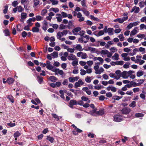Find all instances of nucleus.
<instances>
[{
  "label": "nucleus",
  "instance_id": "7c9ffc66",
  "mask_svg": "<svg viewBox=\"0 0 146 146\" xmlns=\"http://www.w3.org/2000/svg\"><path fill=\"white\" fill-rule=\"evenodd\" d=\"M130 84H131L132 86H133V87H136L139 86V84L136 83L133 81H131L130 82Z\"/></svg>",
  "mask_w": 146,
  "mask_h": 146
},
{
  "label": "nucleus",
  "instance_id": "393cba45",
  "mask_svg": "<svg viewBox=\"0 0 146 146\" xmlns=\"http://www.w3.org/2000/svg\"><path fill=\"white\" fill-rule=\"evenodd\" d=\"M81 11H82L87 16H88L90 14L89 12L88 11H87L86 9H82Z\"/></svg>",
  "mask_w": 146,
  "mask_h": 146
},
{
  "label": "nucleus",
  "instance_id": "4be33fe9",
  "mask_svg": "<svg viewBox=\"0 0 146 146\" xmlns=\"http://www.w3.org/2000/svg\"><path fill=\"white\" fill-rule=\"evenodd\" d=\"M7 82L9 84H11L13 83L14 79L12 78H9L7 79Z\"/></svg>",
  "mask_w": 146,
  "mask_h": 146
},
{
  "label": "nucleus",
  "instance_id": "dca6fc26",
  "mask_svg": "<svg viewBox=\"0 0 146 146\" xmlns=\"http://www.w3.org/2000/svg\"><path fill=\"white\" fill-rule=\"evenodd\" d=\"M113 28H109L108 29L107 32L110 35H112L113 34Z\"/></svg>",
  "mask_w": 146,
  "mask_h": 146
},
{
  "label": "nucleus",
  "instance_id": "1a4fd4ad",
  "mask_svg": "<svg viewBox=\"0 0 146 146\" xmlns=\"http://www.w3.org/2000/svg\"><path fill=\"white\" fill-rule=\"evenodd\" d=\"M76 58V56L72 54H70L67 57V58L69 60H73Z\"/></svg>",
  "mask_w": 146,
  "mask_h": 146
},
{
  "label": "nucleus",
  "instance_id": "c756f323",
  "mask_svg": "<svg viewBox=\"0 0 146 146\" xmlns=\"http://www.w3.org/2000/svg\"><path fill=\"white\" fill-rule=\"evenodd\" d=\"M53 117L54 118L56 121H58L59 120V118L58 116L56 114L52 113Z\"/></svg>",
  "mask_w": 146,
  "mask_h": 146
},
{
  "label": "nucleus",
  "instance_id": "f257e3e1",
  "mask_svg": "<svg viewBox=\"0 0 146 146\" xmlns=\"http://www.w3.org/2000/svg\"><path fill=\"white\" fill-rule=\"evenodd\" d=\"M113 118L114 121L117 122H120L123 119L122 116L118 114L115 115L113 116Z\"/></svg>",
  "mask_w": 146,
  "mask_h": 146
},
{
  "label": "nucleus",
  "instance_id": "f8f14e48",
  "mask_svg": "<svg viewBox=\"0 0 146 146\" xmlns=\"http://www.w3.org/2000/svg\"><path fill=\"white\" fill-rule=\"evenodd\" d=\"M138 29L137 27H135L131 31L130 33V35H134L137 33V30Z\"/></svg>",
  "mask_w": 146,
  "mask_h": 146
},
{
  "label": "nucleus",
  "instance_id": "0eeeda50",
  "mask_svg": "<svg viewBox=\"0 0 146 146\" xmlns=\"http://www.w3.org/2000/svg\"><path fill=\"white\" fill-rule=\"evenodd\" d=\"M52 72H54L56 74H59L61 75H62L64 74L63 71L62 70H60L58 68H56L55 70H52Z\"/></svg>",
  "mask_w": 146,
  "mask_h": 146
},
{
  "label": "nucleus",
  "instance_id": "6e6552de",
  "mask_svg": "<svg viewBox=\"0 0 146 146\" xmlns=\"http://www.w3.org/2000/svg\"><path fill=\"white\" fill-rule=\"evenodd\" d=\"M82 90L86 92L87 94L88 95H90L91 94V91L87 87H84L82 88Z\"/></svg>",
  "mask_w": 146,
  "mask_h": 146
},
{
  "label": "nucleus",
  "instance_id": "b1692460",
  "mask_svg": "<svg viewBox=\"0 0 146 146\" xmlns=\"http://www.w3.org/2000/svg\"><path fill=\"white\" fill-rule=\"evenodd\" d=\"M46 139L50 141L51 143H53L54 140V139L53 137H51L50 136H46Z\"/></svg>",
  "mask_w": 146,
  "mask_h": 146
},
{
  "label": "nucleus",
  "instance_id": "09e8293b",
  "mask_svg": "<svg viewBox=\"0 0 146 146\" xmlns=\"http://www.w3.org/2000/svg\"><path fill=\"white\" fill-rule=\"evenodd\" d=\"M47 12V10L46 9H43L41 11V15L42 16H44Z\"/></svg>",
  "mask_w": 146,
  "mask_h": 146
},
{
  "label": "nucleus",
  "instance_id": "de8ad7c7",
  "mask_svg": "<svg viewBox=\"0 0 146 146\" xmlns=\"http://www.w3.org/2000/svg\"><path fill=\"white\" fill-rule=\"evenodd\" d=\"M118 37L119 38L120 40L121 41H123L124 40V37L122 34H121L119 35L118 36Z\"/></svg>",
  "mask_w": 146,
  "mask_h": 146
},
{
  "label": "nucleus",
  "instance_id": "a18cd8bd",
  "mask_svg": "<svg viewBox=\"0 0 146 146\" xmlns=\"http://www.w3.org/2000/svg\"><path fill=\"white\" fill-rule=\"evenodd\" d=\"M104 34V32L102 30H100L99 31L97 35H96V36L97 37L99 36H100L103 35Z\"/></svg>",
  "mask_w": 146,
  "mask_h": 146
},
{
  "label": "nucleus",
  "instance_id": "a19ab883",
  "mask_svg": "<svg viewBox=\"0 0 146 146\" xmlns=\"http://www.w3.org/2000/svg\"><path fill=\"white\" fill-rule=\"evenodd\" d=\"M57 15L59 16V17H56V18L57 19V21L59 22H60L62 21V17L61 16V15L59 14H58Z\"/></svg>",
  "mask_w": 146,
  "mask_h": 146
},
{
  "label": "nucleus",
  "instance_id": "f3484780",
  "mask_svg": "<svg viewBox=\"0 0 146 146\" xmlns=\"http://www.w3.org/2000/svg\"><path fill=\"white\" fill-rule=\"evenodd\" d=\"M104 113V109H102L99 111H97L96 114L97 115H102Z\"/></svg>",
  "mask_w": 146,
  "mask_h": 146
},
{
  "label": "nucleus",
  "instance_id": "c03bdc74",
  "mask_svg": "<svg viewBox=\"0 0 146 146\" xmlns=\"http://www.w3.org/2000/svg\"><path fill=\"white\" fill-rule=\"evenodd\" d=\"M79 32V33L78 34V35H80L81 37L83 36L85 33V31L83 30L80 31Z\"/></svg>",
  "mask_w": 146,
  "mask_h": 146
},
{
  "label": "nucleus",
  "instance_id": "412c9836",
  "mask_svg": "<svg viewBox=\"0 0 146 146\" xmlns=\"http://www.w3.org/2000/svg\"><path fill=\"white\" fill-rule=\"evenodd\" d=\"M50 55L53 56V58H54L58 57V52L54 51Z\"/></svg>",
  "mask_w": 146,
  "mask_h": 146
},
{
  "label": "nucleus",
  "instance_id": "72a5a7b5",
  "mask_svg": "<svg viewBox=\"0 0 146 146\" xmlns=\"http://www.w3.org/2000/svg\"><path fill=\"white\" fill-rule=\"evenodd\" d=\"M92 77H90L89 76H87L85 78L86 82L87 83H90L91 81V78Z\"/></svg>",
  "mask_w": 146,
  "mask_h": 146
},
{
  "label": "nucleus",
  "instance_id": "5701e85b",
  "mask_svg": "<svg viewBox=\"0 0 146 146\" xmlns=\"http://www.w3.org/2000/svg\"><path fill=\"white\" fill-rule=\"evenodd\" d=\"M72 64L73 66L78 65V61L77 59L76 58L75 59L73 60V62Z\"/></svg>",
  "mask_w": 146,
  "mask_h": 146
},
{
  "label": "nucleus",
  "instance_id": "f704fd0d",
  "mask_svg": "<svg viewBox=\"0 0 146 146\" xmlns=\"http://www.w3.org/2000/svg\"><path fill=\"white\" fill-rule=\"evenodd\" d=\"M104 71V69L102 67H101L98 70V72L96 73V74H100L101 73L103 72Z\"/></svg>",
  "mask_w": 146,
  "mask_h": 146
},
{
  "label": "nucleus",
  "instance_id": "aec40b11",
  "mask_svg": "<svg viewBox=\"0 0 146 146\" xmlns=\"http://www.w3.org/2000/svg\"><path fill=\"white\" fill-rule=\"evenodd\" d=\"M144 72L141 70H139L137 72V76L140 77L142 76L144 74Z\"/></svg>",
  "mask_w": 146,
  "mask_h": 146
},
{
  "label": "nucleus",
  "instance_id": "a878e982",
  "mask_svg": "<svg viewBox=\"0 0 146 146\" xmlns=\"http://www.w3.org/2000/svg\"><path fill=\"white\" fill-rule=\"evenodd\" d=\"M46 67L49 70L52 71L53 70H55L56 68H54V67L51 64H50L47 66H46Z\"/></svg>",
  "mask_w": 146,
  "mask_h": 146
},
{
  "label": "nucleus",
  "instance_id": "13d9d810",
  "mask_svg": "<svg viewBox=\"0 0 146 146\" xmlns=\"http://www.w3.org/2000/svg\"><path fill=\"white\" fill-rule=\"evenodd\" d=\"M8 6L7 5H6L4 7V9L3 10V13L6 14L7 13Z\"/></svg>",
  "mask_w": 146,
  "mask_h": 146
},
{
  "label": "nucleus",
  "instance_id": "2f4dec72",
  "mask_svg": "<svg viewBox=\"0 0 146 146\" xmlns=\"http://www.w3.org/2000/svg\"><path fill=\"white\" fill-rule=\"evenodd\" d=\"M71 105H74L77 104V102L76 100H71L69 102Z\"/></svg>",
  "mask_w": 146,
  "mask_h": 146
},
{
  "label": "nucleus",
  "instance_id": "ea45409f",
  "mask_svg": "<svg viewBox=\"0 0 146 146\" xmlns=\"http://www.w3.org/2000/svg\"><path fill=\"white\" fill-rule=\"evenodd\" d=\"M144 114L141 113H136L135 114V117H143L144 116Z\"/></svg>",
  "mask_w": 146,
  "mask_h": 146
},
{
  "label": "nucleus",
  "instance_id": "864d4df0",
  "mask_svg": "<svg viewBox=\"0 0 146 146\" xmlns=\"http://www.w3.org/2000/svg\"><path fill=\"white\" fill-rule=\"evenodd\" d=\"M33 1L34 2V5L35 7L38 5L40 3V1L39 0H33Z\"/></svg>",
  "mask_w": 146,
  "mask_h": 146
},
{
  "label": "nucleus",
  "instance_id": "69168bd1",
  "mask_svg": "<svg viewBox=\"0 0 146 146\" xmlns=\"http://www.w3.org/2000/svg\"><path fill=\"white\" fill-rule=\"evenodd\" d=\"M99 68V66L98 64L94 66V68L95 71V73L96 74V73H97V72L98 71V70Z\"/></svg>",
  "mask_w": 146,
  "mask_h": 146
},
{
  "label": "nucleus",
  "instance_id": "052dcab7",
  "mask_svg": "<svg viewBox=\"0 0 146 146\" xmlns=\"http://www.w3.org/2000/svg\"><path fill=\"white\" fill-rule=\"evenodd\" d=\"M50 10H52L55 13H57L59 11V9L58 8H52L50 9Z\"/></svg>",
  "mask_w": 146,
  "mask_h": 146
},
{
  "label": "nucleus",
  "instance_id": "5fc2aeb1",
  "mask_svg": "<svg viewBox=\"0 0 146 146\" xmlns=\"http://www.w3.org/2000/svg\"><path fill=\"white\" fill-rule=\"evenodd\" d=\"M88 56L87 54L85 53L82 52L81 56V58L82 59H86L87 57Z\"/></svg>",
  "mask_w": 146,
  "mask_h": 146
},
{
  "label": "nucleus",
  "instance_id": "3c124183",
  "mask_svg": "<svg viewBox=\"0 0 146 146\" xmlns=\"http://www.w3.org/2000/svg\"><path fill=\"white\" fill-rule=\"evenodd\" d=\"M36 17L37 21H40L43 19V17L40 15L36 16Z\"/></svg>",
  "mask_w": 146,
  "mask_h": 146
},
{
  "label": "nucleus",
  "instance_id": "6e6d98bb",
  "mask_svg": "<svg viewBox=\"0 0 146 146\" xmlns=\"http://www.w3.org/2000/svg\"><path fill=\"white\" fill-rule=\"evenodd\" d=\"M80 71H81L80 74L82 76L85 75L86 73V71L83 69H81Z\"/></svg>",
  "mask_w": 146,
  "mask_h": 146
},
{
  "label": "nucleus",
  "instance_id": "4468645a",
  "mask_svg": "<svg viewBox=\"0 0 146 146\" xmlns=\"http://www.w3.org/2000/svg\"><path fill=\"white\" fill-rule=\"evenodd\" d=\"M93 59L94 61H96L97 60H99L100 61V63H103L104 61L103 58L100 57H94L93 58Z\"/></svg>",
  "mask_w": 146,
  "mask_h": 146
},
{
  "label": "nucleus",
  "instance_id": "39448f33",
  "mask_svg": "<svg viewBox=\"0 0 146 146\" xmlns=\"http://www.w3.org/2000/svg\"><path fill=\"white\" fill-rule=\"evenodd\" d=\"M82 15L80 12H78L77 14V17L79 18L78 21L80 22L83 21L84 20V17H82Z\"/></svg>",
  "mask_w": 146,
  "mask_h": 146
},
{
  "label": "nucleus",
  "instance_id": "c85d7f7f",
  "mask_svg": "<svg viewBox=\"0 0 146 146\" xmlns=\"http://www.w3.org/2000/svg\"><path fill=\"white\" fill-rule=\"evenodd\" d=\"M110 50L111 52L112 53L117 51V50L116 48L114 47H112L110 49Z\"/></svg>",
  "mask_w": 146,
  "mask_h": 146
},
{
  "label": "nucleus",
  "instance_id": "4d7b16f0",
  "mask_svg": "<svg viewBox=\"0 0 146 146\" xmlns=\"http://www.w3.org/2000/svg\"><path fill=\"white\" fill-rule=\"evenodd\" d=\"M109 51L107 50H103L101 52V53L103 54H106Z\"/></svg>",
  "mask_w": 146,
  "mask_h": 146
},
{
  "label": "nucleus",
  "instance_id": "423d86ee",
  "mask_svg": "<svg viewBox=\"0 0 146 146\" xmlns=\"http://www.w3.org/2000/svg\"><path fill=\"white\" fill-rule=\"evenodd\" d=\"M81 30V28L80 27H78L74 29L72 31L74 35H78L77 33L80 31Z\"/></svg>",
  "mask_w": 146,
  "mask_h": 146
},
{
  "label": "nucleus",
  "instance_id": "20e7f679",
  "mask_svg": "<svg viewBox=\"0 0 146 146\" xmlns=\"http://www.w3.org/2000/svg\"><path fill=\"white\" fill-rule=\"evenodd\" d=\"M121 76L123 78L127 79L129 76V75L128 74L127 72L124 71L121 73Z\"/></svg>",
  "mask_w": 146,
  "mask_h": 146
},
{
  "label": "nucleus",
  "instance_id": "58836bf2",
  "mask_svg": "<svg viewBox=\"0 0 146 146\" xmlns=\"http://www.w3.org/2000/svg\"><path fill=\"white\" fill-rule=\"evenodd\" d=\"M7 98L12 103H13L14 102L13 98L12 96H8L7 97Z\"/></svg>",
  "mask_w": 146,
  "mask_h": 146
},
{
  "label": "nucleus",
  "instance_id": "7ed1b4c3",
  "mask_svg": "<svg viewBox=\"0 0 146 146\" xmlns=\"http://www.w3.org/2000/svg\"><path fill=\"white\" fill-rule=\"evenodd\" d=\"M131 111L130 109L127 107H125L121 110L122 113L123 114H127Z\"/></svg>",
  "mask_w": 146,
  "mask_h": 146
},
{
  "label": "nucleus",
  "instance_id": "ddd939ff",
  "mask_svg": "<svg viewBox=\"0 0 146 146\" xmlns=\"http://www.w3.org/2000/svg\"><path fill=\"white\" fill-rule=\"evenodd\" d=\"M85 111L93 116H96L97 115V114H96L97 111L95 110H93L92 111H90V112H88L86 111Z\"/></svg>",
  "mask_w": 146,
  "mask_h": 146
},
{
  "label": "nucleus",
  "instance_id": "4c0bfd02",
  "mask_svg": "<svg viewBox=\"0 0 146 146\" xmlns=\"http://www.w3.org/2000/svg\"><path fill=\"white\" fill-rule=\"evenodd\" d=\"M17 11L19 12H22L24 10V9L21 6H17Z\"/></svg>",
  "mask_w": 146,
  "mask_h": 146
},
{
  "label": "nucleus",
  "instance_id": "bf43d9fd",
  "mask_svg": "<svg viewBox=\"0 0 146 146\" xmlns=\"http://www.w3.org/2000/svg\"><path fill=\"white\" fill-rule=\"evenodd\" d=\"M113 21L114 22H116L118 21L119 23H122V21H121V19L120 18H117L116 19H115Z\"/></svg>",
  "mask_w": 146,
  "mask_h": 146
},
{
  "label": "nucleus",
  "instance_id": "8fccbe9b",
  "mask_svg": "<svg viewBox=\"0 0 146 146\" xmlns=\"http://www.w3.org/2000/svg\"><path fill=\"white\" fill-rule=\"evenodd\" d=\"M3 33L5 34V36H7L9 35V31L7 29H6L3 31Z\"/></svg>",
  "mask_w": 146,
  "mask_h": 146
},
{
  "label": "nucleus",
  "instance_id": "c9c22d12",
  "mask_svg": "<svg viewBox=\"0 0 146 146\" xmlns=\"http://www.w3.org/2000/svg\"><path fill=\"white\" fill-rule=\"evenodd\" d=\"M27 14L25 13H22L21 14V18L22 19H25L27 17Z\"/></svg>",
  "mask_w": 146,
  "mask_h": 146
},
{
  "label": "nucleus",
  "instance_id": "338daca9",
  "mask_svg": "<svg viewBox=\"0 0 146 146\" xmlns=\"http://www.w3.org/2000/svg\"><path fill=\"white\" fill-rule=\"evenodd\" d=\"M18 2L16 1H14L12 3V5L14 7H15L18 5Z\"/></svg>",
  "mask_w": 146,
  "mask_h": 146
},
{
  "label": "nucleus",
  "instance_id": "37998d69",
  "mask_svg": "<svg viewBox=\"0 0 146 146\" xmlns=\"http://www.w3.org/2000/svg\"><path fill=\"white\" fill-rule=\"evenodd\" d=\"M122 96H121L120 97L118 96H113L112 97V99L114 100H119L121 98Z\"/></svg>",
  "mask_w": 146,
  "mask_h": 146
},
{
  "label": "nucleus",
  "instance_id": "e2e57ef3",
  "mask_svg": "<svg viewBox=\"0 0 146 146\" xmlns=\"http://www.w3.org/2000/svg\"><path fill=\"white\" fill-rule=\"evenodd\" d=\"M66 25L63 24H61L59 26V29H65L66 28Z\"/></svg>",
  "mask_w": 146,
  "mask_h": 146
},
{
  "label": "nucleus",
  "instance_id": "9b49d317",
  "mask_svg": "<svg viewBox=\"0 0 146 146\" xmlns=\"http://www.w3.org/2000/svg\"><path fill=\"white\" fill-rule=\"evenodd\" d=\"M81 99L83 101L86 102L87 103H90V102L89 98L85 96H82Z\"/></svg>",
  "mask_w": 146,
  "mask_h": 146
},
{
  "label": "nucleus",
  "instance_id": "9d476101",
  "mask_svg": "<svg viewBox=\"0 0 146 146\" xmlns=\"http://www.w3.org/2000/svg\"><path fill=\"white\" fill-rule=\"evenodd\" d=\"M73 22V21L72 20L68 22V25L67 26L68 29H70L74 27Z\"/></svg>",
  "mask_w": 146,
  "mask_h": 146
},
{
  "label": "nucleus",
  "instance_id": "680f3d73",
  "mask_svg": "<svg viewBox=\"0 0 146 146\" xmlns=\"http://www.w3.org/2000/svg\"><path fill=\"white\" fill-rule=\"evenodd\" d=\"M135 7L134 13H138L139 11V7H137L135 6L134 7Z\"/></svg>",
  "mask_w": 146,
  "mask_h": 146
},
{
  "label": "nucleus",
  "instance_id": "603ef678",
  "mask_svg": "<svg viewBox=\"0 0 146 146\" xmlns=\"http://www.w3.org/2000/svg\"><path fill=\"white\" fill-rule=\"evenodd\" d=\"M62 33L61 32H58L57 34V38L58 39H61V38L62 37V35L61 34H62Z\"/></svg>",
  "mask_w": 146,
  "mask_h": 146
},
{
  "label": "nucleus",
  "instance_id": "473e14b6",
  "mask_svg": "<svg viewBox=\"0 0 146 146\" xmlns=\"http://www.w3.org/2000/svg\"><path fill=\"white\" fill-rule=\"evenodd\" d=\"M21 135V133L19 131H17L14 133L13 136L14 137H18Z\"/></svg>",
  "mask_w": 146,
  "mask_h": 146
},
{
  "label": "nucleus",
  "instance_id": "774afa93",
  "mask_svg": "<svg viewBox=\"0 0 146 146\" xmlns=\"http://www.w3.org/2000/svg\"><path fill=\"white\" fill-rule=\"evenodd\" d=\"M140 90L139 88H135L133 89V90L134 93H136L139 92Z\"/></svg>",
  "mask_w": 146,
  "mask_h": 146
},
{
  "label": "nucleus",
  "instance_id": "2eb2a0df",
  "mask_svg": "<svg viewBox=\"0 0 146 146\" xmlns=\"http://www.w3.org/2000/svg\"><path fill=\"white\" fill-rule=\"evenodd\" d=\"M74 48L75 50L80 51H82L83 50L81 46L79 44H77L76 46L74 47Z\"/></svg>",
  "mask_w": 146,
  "mask_h": 146
},
{
  "label": "nucleus",
  "instance_id": "cd10ccee",
  "mask_svg": "<svg viewBox=\"0 0 146 146\" xmlns=\"http://www.w3.org/2000/svg\"><path fill=\"white\" fill-rule=\"evenodd\" d=\"M50 80L53 82H55L56 81V78L54 76H50L49 78Z\"/></svg>",
  "mask_w": 146,
  "mask_h": 146
},
{
  "label": "nucleus",
  "instance_id": "49530a36",
  "mask_svg": "<svg viewBox=\"0 0 146 146\" xmlns=\"http://www.w3.org/2000/svg\"><path fill=\"white\" fill-rule=\"evenodd\" d=\"M90 17L91 19H93L94 21H100V20L98 19L97 17H94V16L92 15H90Z\"/></svg>",
  "mask_w": 146,
  "mask_h": 146
},
{
  "label": "nucleus",
  "instance_id": "6ab92c4d",
  "mask_svg": "<svg viewBox=\"0 0 146 146\" xmlns=\"http://www.w3.org/2000/svg\"><path fill=\"white\" fill-rule=\"evenodd\" d=\"M37 80L40 84H41L43 81V78L41 76H38L37 77Z\"/></svg>",
  "mask_w": 146,
  "mask_h": 146
},
{
  "label": "nucleus",
  "instance_id": "f03ea898",
  "mask_svg": "<svg viewBox=\"0 0 146 146\" xmlns=\"http://www.w3.org/2000/svg\"><path fill=\"white\" fill-rule=\"evenodd\" d=\"M84 84L81 79H80L78 82L75 83L74 84V87L75 88H77L78 87H80L82 85Z\"/></svg>",
  "mask_w": 146,
  "mask_h": 146
},
{
  "label": "nucleus",
  "instance_id": "0e129e2a",
  "mask_svg": "<svg viewBox=\"0 0 146 146\" xmlns=\"http://www.w3.org/2000/svg\"><path fill=\"white\" fill-rule=\"evenodd\" d=\"M74 50H75L74 48H68L67 49V51L68 52L72 53L74 52Z\"/></svg>",
  "mask_w": 146,
  "mask_h": 146
},
{
  "label": "nucleus",
  "instance_id": "e433bc0d",
  "mask_svg": "<svg viewBox=\"0 0 146 146\" xmlns=\"http://www.w3.org/2000/svg\"><path fill=\"white\" fill-rule=\"evenodd\" d=\"M129 106L130 107L133 108L136 106V102L135 101H133L129 105Z\"/></svg>",
  "mask_w": 146,
  "mask_h": 146
},
{
  "label": "nucleus",
  "instance_id": "79ce46f5",
  "mask_svg": "<svg viewBox=\"0 0 146 146\" xmlns=\"http://www.w3.org/2000/svg\"><path fill=\"white\" fill-rule=\"evenodd\" d=\"M104 87L103 86L101 85H98L97 86H94V88L96 89L97 90H99L101 89L102 88H103Z\"/></svg>",
  "mask_w": 146,
  "mask_h": 146
},
{
  "label": "nucleus",
  "instance_id": "bb28decb",
  "mask_svg": "<svg viewBox=\"0 0 146 146\" xmlns=\"http://www.w3.org/2000/svg\"><path fill=\"white\" fill-rule=\"evenodd\" d=\"M33 33H38L39 31V29L36 27H33L32 30Z\"/></svg>",
  "mask_w": 146,
  "mask_h": 146
},
{
  "label": "nucleus",
  "instance_id": "a211bd4d",
  "mask_svg": "<svg viewBox=\"0 0 146 146\" xmlns=\"http://www.w3.org/2000/svg\"><path fill=\"white\" fill-rule=\"evenodd\" d=\"M112 58L114 60H118L119 59V54L115 53L114 55L112 57Z\"/></svg>",
  "mask_w": 146,
  "mask_h": 146
}]
</instances>
